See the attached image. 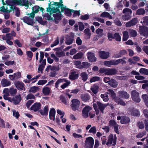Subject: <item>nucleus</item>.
Returning a JSON list of instances; mask_svg holds the SVG:
<instances>
[{
    "label": "nucleus",
    "mask_w": 148,
    "mask_h": 148,
    "mask_svg": "<svg viewBox=\"0 0 148 148\" xmlns=\"http://www.w3.org/2000/svg\"><path fill=\"white\" fill-rule=\"evenodd\" d=\"M145 11L143 8L138 9L136 11V14L137 15H143L145 14Z\"/></svg>",
    "instance_id": "8fccbe9b"
},
{
    "label": "nucleus",
    "mask_w": 148,
    "mask_h": 148,
    "mask_svg": "<svg viewBox=\"0 0 148 148\" xmlns=\"http://www.w3.org/2000/svg\"><path fill=\"white\" fill-rule=\"evenodd\" d=\"M36 20L37 21L38 23L42 25L45 24V23L46 21H43L42 19V18L41 17H36Z\"/></svg>",
    "instance_id": "09e8293b"
},
{
    "label": "nucleus",
    "mask_w": 148,
    "mask_h": 148,
    "mask_svg": "<svg viewBox=\"0 0 148 148\" xmlns=\"http://www.w3.org/2000/svg\"><path fill=\"white\" fill-rule=\"evenodd\" d=\"M103 30L102 29L98 28L96 30V33L98 34L100 37H101L103 35Z\"/></svg>",
    "instance_id": "4d7b16f0"
},
{
    "label": "nucleus",
    "mask_w": 148,
    "mask_h": 148,
    "mask_svg": "<svg viewBox=\"0 0 148 148\" xmlns=\"http://www.w3.org/2000/svg\"><path fill=\"white\" fill-rule=\"evenodd\" d=\"M56 112L53 108L51 109L49 112V118L50 120L53 121L55 120V115Z\"/></svg>",
    "instance_id": "412c9836"
},
{
    "label": "nucleus",
    "mask_w": 148,
    "mask_h": 148,
    "mask_svg": "<svg viewBox=\"0 0 148 148\" xmlns=\"http://www.w3.org/2000/svg\"><path fill=\"white\" fill-rule=\"evenodd\" d=\"M34 18H32L31 16L27 17L24 16L23 18H21V20L23 21L29 25H33L34 23L33 21Z\"/></svg>",
    "instance_id": "423d86ee"
},
{
    "label": "nucleus",
    "mask_w": 148,
    "mask_h": 148,
    "mask_svg": "<svg viewBox=\"0 0 148 148\" xmlns=\"http://www.w3.org/2000/svg\"><path fill=\"white\" fill-rule=\"evenodd\" d=\"M125 59H126V58L124 57L122 59H119L115 60V65H118L119 63H120L122 64H126V62L125 60Z\"/></svg>",
    "instance_id": "cd10ccee"
},
{
    "label": "nucleus",
    "mask_w": 148,
    "mask_h": 148,
    "mask_svg": "<svg viewBox=\"0 0 148 148\" xmlns=\"http://www.w3.org/2000/svg\"><path fill=\"white\" fill-rule=\"evenodd\" d=\"M79 74L77 71H74L72 72L69 76L70 79L71 80H74L78 78Z\"/></svg>",
    "instance_id": "f3484780"
},
{
    "label": "nucleus",
    "mask_w": 148,
    "mask_h": 148,
    "mask_svg": "<svg viewBox=\"0 0 148 148\" xmlns=\"http://www.w3.org/2000/svg\"><path fill=\"white\" fill-rule=\"evenodd\" d=\"M97 132V128L95 126L91 127L89 130V132L93 134H95Z\"/></svg>",
    "instance_id": "603ef678"
},
{
    "label": "nucleus",
    "mask_w": 148,
    "mask_h": 148,
    "mask_svg": "<svg viewBox=\"0 0 148 148\" xmlns=\"http://www.w3.org/2000/svg\"><path fill=\"white\" fill-rule=\"evenodd\" d=\"M103 64L104 65L108 66L110 67L111 65H115V60H112L109 61H106L103 62Z\"/></svg>",
    "instance_id": "5701e85b"
},
{
    "label": "nucleus",
    "mask_w": 148,
    "mask_h": 148,
    "mask_svg": "<svg viewBox=\"0 0 148 148\" xmlns=\"http://www.w3.org/2000/svg\"><path fill=\"white\" fill-rule=\"evenodd\" d=\"M90 65V64L88 62H83L82 63V69L83 68H87Z\"/></svg>",
    "instance_id": "6e6d98bb"
},
{
    "label": "nucleus",
    "mask_w": 148,
    "mask_h": 148,
    "mask_svg": "<svg viewBox=\"0 0 148 148\" xmlns=\"http://www.w3.org/2000/svg\"><path fill=\"white\" fill-rule=\"evenodd\" d=\"M87 57L89 61L94 62L96 61V58L93 53L88 52L87 53Z\"/></svg>",
    "instance_id": "aec40b11"
},
{
    "label": "nucleus",
    "mask_w": 148,
    "mask_h": 148,
    "mask_svg": "<svg viewBox=\"0 0 148 148\" xmlns=\"http://www.w3.org/2000/svg\"><path fill=\"white\" fill-rule=\"evenodd\" d=\"M117 70L115 69L107 68L105 74L108 75H115L117 73Z\"/></svg>",
    "instance_id": "dca6fc26"
},
{
    "label": "nucleus",
    "mask_w": 148,
    "mask_h": 148,
    "mask_svg": "<svg viewBox=\"0 0 148 148\" xmlns=\"http://www.w3.org/2000/svg\"><path fill=\"white\" fill-rule=\"evenodd\" d=\"M13 103L15 105L18 104L22 99V98L20 94L14 96L13 98Z\"/></svg>",
    "instance_id": "4468645a"
},
{
    "label": "nucleus",
    "mask_w": 148,
    "mask_h": 148,
    "mask_svg": "<svg viewBox=\"0 0 148 148\" xmlns=\"http://www.w3.org/2000/svg\"><path fill=\"white\" fill-rule=\"evenodd\" d=\"M131 96L132 99L135 102L139 103L140 101V99L139 97V94L136 90H133L132 91Z\"/></svg>",
    "instance_id": "39448f33"
},
{
    "label": "nucleus",
    "mask_w": 148,
    "mask_h": 148,
    "mask_svg": "<svg viewBox=\"0 0 148 148\" xmlns=\"http://www.w3.org/2000/svg\"><path fill=\"white\" fill-rule=\"evenodd\" d=\"M32 13L30 14H28V15L29 14V16L34 18L35 14L38 13L40 11L41 12L42 14L44 13L43 11L45 10L44 8L42 7H40L38 5H35L32 8Z\"/></svg>",
    "instance_id": "f257e3e1"
},
{
    "label": "nucleus",
    "mask_w": 148,
    "mask_h": 148,
    "mask_svg": "<svg viewBox=\"0 0 148 148\" xmlns=\"http://www.w3.org/2000/svg\"><path fill=\"white\" fill-rule=\"evenodd\" d=\"M118 93L120 97L123 98L127 99L130 97L129 95L126 92L124 91H119Z\"/></svg>",
    "instance_id": "a211bd4d"
},
{
    "label": "nucleus",
    "mask_w": 148,
    "mask_h": 148,
    "mask_svg": "<svg viewBox=\"0 0 148 148\" xmlns=\"http://www.w3.org/2000/svg\"><path fill=\"white\" fill-rule=\"evenodd\" d=\"M72 102V109L75 111L78 109L80 104V101L78 99H74L71 101Z\"/></svg>",
    "instance_id": "6e6552de"
},
{
    "label": "nucleus",
    "mask_w": 148,
    "mask_h": 148,
    "mask_svg": "<svg viewBox=\"0 0 148 148\" xmlns=\"http://www.w3.org/2000/svg\"><path fill=\"white\" fill-rule=\"evenodd\" d=\"M123 13L124 14H125L130 16L132 13V11L130 9L125 8L123 10Z\"/></svg>",
    "instance_id": "49530a36"
},
{
    "label": "nucleus",
    "mask_w": 148,
    "mask_h": 148,
    "mask_svg": "<svg viewBox=\"0 0 148 148\" xmlns=\"http://www.w3.org/2000/svg\"><path fill=\"white\" fill-rule=\"evenodd\" d=\"M107 93L110 94L112 98L114 99L116 97V94L114 91L111 89H109L107 90Z\"/></svg>",
    "instance_id": "f704fd0d"
},
{
    "label": "nucleus",
    "mask_w": 148,
    "mask_h": 148,
    "mask_svg": "<svg viewBox=\"0 0 148 148\" xmlns=\"http://www.w3.org/2000/svg\"><path fill=\"white\" fill-rule=\"evenodd\" d=\"M100 80V78L97 76L93 77L91 78L90 80V83L95 82L96 81H99Z\"/></svg>",
    "instance_id": "3c124183"
},
{
    "label": "nucleus",
    "mask_w": 148,
    "mask_h": 148,
    "mask_svg": "<svg viewBox=\"0 0 148 148\" xmlns=\"http://www.w3.org/2000/svg\"><path fill=\"white\" fill-rule=\"evenodd\" d=\"M72 10L70 9L65 8V15L69 16L71 15Z\"/></svg>",
    "instance_id": "0e129e2a"
},
{
    "label": "nucleus",
    "mask_w": 148,
    "mask_h": 148,
    "mask_svg": "<svg viewBox=\"0 0 148 148\" xmlns=\"http://www.w3.org/2000/svg\"><path fill=\"white\" fill-rule=\"evenodd\" d=\"M12 112L13 116L15 117L16 119H18L20 116V114L18 112V111H16L15 110H13Z\"/></svg>",
    "instance_id": "680f3d73"
},
{
    "label": "nucleus",
    "mask_w": 148,
    "mask_h": 148,
    "mask_svg": "<svg viewBox=\"0 0 148 148\" xmlns=\"http://www.w3.org/2000/svg\"><path fill=\"white\" fill-rule=\"evenodd\" d=\"M129 33L130 36L132 37H136L137 35V32L134 30L131 29H129Z\"/></svg>",
    "instance_id": "de8ad7c7"
},
{
    "label": "nucleus",
    "mask_w": 148,
    "mask_h": 148,
    "mask_svg": "<svg viewBox=\"0 0 148 148\" xmlns=\"http://www.w3.org/2000/svg\"><path fill=\"white\" fill-rule=\"evenodd\" d=\"M29 5L28 0H21V3L20 5L25 6L27 8L29 7Z\"/></svg>",
    "instance_id": "a19ab883"
},
{
    "label": "nucleus",
    "mask_w": 148,
    "mask_h": 148,
    "mask_svg": "<svg viewBox=\"0 0 148 148\" xmlns=\"http://www.w3.org/2000/svg\"><path fill=\"white\" fill-rule=\"evenodd\" d=\"M139 32L140 34L146 37H148V27H139Z\"/></svg>",
    "instance_id": "0eeeda50"
},
{
    "label": "nucleus",
    "mask_w": 148,
    "mask_h": 148,
    "mask_svg": "<svg viewBox=\"0 0 148 148\" xmlns=\"http://www.w3.org/2000/svg\"><path fill=\"white\" fill-rule=\"evenodd\" d=\"M84 33L85 38L86 39H89L91 35L89 29L87 28L85 29L84 31Z\"/></svg>",
    "instance_id": "393cba45"
},
{
    "label": "nucleus",
    "mask_w": 148,
    "mask_h": 148,
    "mask_svg": "<svg viewBox=\"0 0 148 148\" xmlns=\"http://www.w3.org/2000/svg\"><path fill=\"white\" fill-rule=\"evenodd\" d=\"M101 97L104 101H107L108 100V95L106 94H101Z\"/></svg>",
    "instance_id": "13d9d810"
},
{
    "label": "nucleus",
    "mask_w": 148,
    "mask_h": 148,
    "mask_svg": "<svg viewBox=\"0 0 148 148\" xmlns=\"http://www.w3.org/2000/svg\"><path fill=\"white\" fill-rule=\"evenodd\" d=\"M17 90L16 89L13 88H11L10 89L9 95L14 96L17 93Z\"/></svg>",
    "instance_id": "c9c22d12"
},
{
    "label": "nucleus",
    "mask_w": 148,
    "mask_h": 148,
    "mask_svg": "<svg viewBox=\"0 0 148 148\" xmlns=\"http://www.w3.org/2000/svg\"><path fill=\"white\" fill-rule=\"evenodd\" d=\"M100 16L102 17L108 18L110 19H112L113 18L112 16L108 12H106L102 13Z\"/></svg>",
    "instance_id": "7c9ffc66"
},
{
    "label": "nucleus",
    "mask_w": 148,
    "mask_h": 148,
    "mask_svg": "<svg viewBox=\"0 0 148 148\" xmlns=\"http://www.w3.org/2000/svg\"><path fill=\"white\" fill-rule=\"evenodd\" d=\"M98 87L97 86H93L91 88L92 91L95 94H96L98 92Z\"/></svg>",
    "instance_id": "338daca9"
},
{
    "label": "nucleus",
    "mask_w": 148,
    "mask_h": 148,
    "mask_svg": "<svg viewBox=\"0 0 148 148\" xmlns=\"http://www.w3.org/2000/svg\"><path fill=\"white\" fill-rule=\"evenodd\" d=\"M94 142V140L92 137H89L87 138L84 143V147L85 148H93Z\"/></svg>",
    "instance_id": "f03ea898"
},
{
    "label": "nucleus",
    "mask_w": 148,
    "mask_h": 148,
    "mask_svg": "<svg viewBox=\"0 0 148 148\" xmlns=\"http://www.w3.org/2000/svg\"><path fill=\"white\" fill-rule=\"evenodd\" d=\"M108 39L110 38L114 39L118 41H120L121 40V37L118 33H115L113 34L111 33H109L108 34Z\"/></svg>",
    "instance_id": "1a4fd4ad"
},
{
    "label": "nucleus",
    "mask_w": 148,
    "mask_h": 148,
    "mask_svg": "<svg viewBox=\"0 0 148 148\" xmlns=\"http://www.w3.org/2000/svg\"><path fill=\"white\" fill-rule=\"evenodd\" d=\"M130 114L131 115L136 116H138L140 114L139 112L137 110L134 109L132 110Z\"/></svg>",
    "instance_id": "c03bdc74"
},
{
    "label": "nucleus",
    "mask_w": 148,
    "mask_h": 148,
    "mask_svg": "<svg viewBox=\"0 0 148 148\" xmlns=\"http://www.w3.org/2000/svg\"><path fill=\"white\" fill-rule=\"evenodd\" d=\"M41 104L40 103H35L30 108L31 110L36 112L38 111L41 108Z\"/></svg>",
    "instance_id": "ddd939ff"
},
{
    "label": "nucleus",
    "mask_w": 148,
    "mask_h": 148,
    "mask_svg": "<svg viewBox=\"0 0 148 148\" xmlns=\"http://www.w3.org/2000/svg\"><path fill=\"white\" fill-rule=\"evenodd\" d=\"M52 5H54L57 6L58 7V8L61 7V12H64V11H65V7H62L63 6V4H61L60 2H54L53 4H52Z\"/></svg>",
    "instance_id": "c756f323"
},
{
    "label": "nucleus",
    "mask_w": 148,
    "mask_h": 148,
    "mask_svg": "<svg viewBox=\"0 0 148 148\" xmlns=\"http://www.w3.org/2000/svg\"><path fill=\"white\" fill-rule=\"evenodd\" d=\"M114 23L115 25L119 26H121L122 23L121 21L118 19L116 18L114 20Z\"/></svg>",
    "instance_id": "052dcab7"
},
{
    "label": "nucleus",
    "mask_w": 148,
    "mask_h": 148,
    "mask_svg": "<svg viewBox=\"0 0 148 148\" xmlns=\"http://www.w3.org/2000/svg\"><path fill=\"white\" fill-rule=\"evenodd\" d=\"M74 34L73 33H71L67 35L66 40L65 43L67 45H69L72 44L74 40Z\"/></svg>",
    "instance_id": "9b49d317"
},
{
    "label": "nucleus",
    "mask_w": 148,
    "mask_h": 148,
    "mask_svg": "<svg viewBox=\"0 0 148 148\" xmlns=\"http://www.w3.org/2000/svg\"><path fill=\"white\" fill-rule=\"evenodd\" d=\"M97 103L100 110L102 113H103L104 109L108 105L106 104L101 103L98 101L97 102Z\"/></svg>",
    "instance_id": "a878e982"
},
{
    "label": "nucleus",
    "mask_w": 148,
    "mask_h": 148,
    "mask_svg": "<svg viewBox=\"0 0 148 148\" xmlns=\"http://www.w3.org/2000/svg\"><path fill=\"white\" fill-rule=\"evenodd\" d=\"M49 107L48 106H46L44 108L43 110H40L39 112L41 114L42 116H47L48 115Z\"/></svg>",
    "instance_id": "6ab92c4d"
},
{
    "label": "nucleus",
    "mask_w": 148,
    "mask_h": 148,
    "mask_svg": "<svg viewBox=\"0 0 148 148\" xmlns=\"http://www.w3.org/2000/svg\"><path fill=\"white\" fill-rule=\"evenodd\" d=\"M110 53L108 52L103 51H100L99 52V56L102 59H106L109 57Z\"/></svg>",
    "instance_id": "2eb2a0df"
},
{
    "label": "nucleus",
    "mask_w": 148,
    "mask_h": 148,
    "mask_svg": "<svg viewBox=\"0 0 148 148\" xmlns=\"http://www.w3.org/2000/svg\"><path fill=\"white\" fill-rule=\"evenodd\" d=\"M117 125L116 122L114 120H111L110 121L109 125L110 126L114 127Z\"/></svg>",
    "instance_id": "e2e57ef3"
},
{
    "label": "nucleus",
    "mask_w": 148,
    "mask_h": 148,
    "mask_svg": "<svg viewBox=\"0 0 148 148\" xmlns=\"http://www.w3.org/2000/svg\"><path fill=\"white\" fill-rule=\"evenodd\" d=\"M146 134V132L145 131H143L141 132L138 134L136 136V137L138 138H140L143 137Z\"/></svg>",
    "instance_id": "864d4df0"
},
{
    "label": "nucleus",
    "mask_w": 148,
    "mask_h": 148,
    "mask_svg": "<svg viewBox=\"0 0 148 148\" xmlns=\"http://www.w3.org/2000/svg\"><path fill=\"white\" fill-rule=\"evenodd\" d=\"M115 101L116 102L118 103L119 104L123 106H125L126 105L125 103L123 101V100L120 98H116L115 99Z\"/></svg>",
    "instance_id": "79ce46f5"
},
{
    "label": "nucleus",
    "mask_w": 148,
    "mask_h": 148,
    "mask_svg": "<svg viewBox=\"0 0 148 148\" xmlns=\"http://www.w3.org/2000/svg\"><path fill=\"white\" fill-rule=\"evenodd\" d=\"M143 23L146 25H148V16H145L143 18Z\"/></svg>",
    "instance_id": "774afa93"
},
{
    "label": "nucleus",
    "mask_w": 148,
    "mask_h": 148,
    "mask_svg": "<svg viewBox=\"0 0 148 148\" xmlns=\"http://www.w3.org/2000/svg\"><path fill=\"white\" fill-rule=\"evenodd\" d=\"M14 84L16 87L19 90H22L24 89V90H25V84L22 82L17 81L14 82Z\"/></svg>",
    "instance_id": "9d476101"
},
{
    "label": "nucleus",
    "mask_w": 148,
    "mask_h": 148,
    "mask_svg": "<svg viewBox=\"0 0 148 148\" xmlns=\"http://www.w3.org/2000/svg\"><path fill=\"white\" fill-rule=\"evenodd\" d=\"M73 64L76 66V67L77 68L79 69H82V63H81V62L80 61L75 60Z\"/></svg>",
    "instance_id": "4c0bfd02"
},
{
    "label": "nucleus",
    "mask_w": 148,
    "mask_h": 148,
    "mask_svg": "<svg viewBox=\"0 0 148 148\" xmlns=\"http://www.w3.org/2000/svg\"><path fill=\"white\" fill-rule=\"evenodd\" d=\"M123 40L124 41L127 40L129 38L128 33L127 31H125L123 32Z\"/></svg>",
    "instance_id": "37998d69"
},
{
    "label": "nucleus",
    "mask_w": 148,
    "mask_h": 148,
    "mask_svg": "<svg viewBox=\"0 0 148 148\" xmlns=\"http://www.w3.org/2000/svg\"><path fill=\"white\" fill-rule=\"evenodd\" d=\"M39 88L38 86H34L31 87L29 90V92L34 93L39 91Z\"/></svg>",
    "instance_id": "e433bc0d"
},
{
    "label": "nucleus",
    "mask_w": 148,
    "mask_h": 148,
    "mask_svg": "<svg viewBox=\"0 0 148 148\" xmlns=\"http://www.w3.org/2000/svg\"><path fill=\"white\" fill-rule=\"evenodd\" d=\"M64 47V46H61L59 48H56L53 49L54 50L56 51V54L57 57H60L65 56V53L64 52L65 49H63Z\"/></svg>",
    "instance_id": "20e7f679"
},
{
    "label": "nucleus",
    "mask_w": 148,
    "mask_h": 148,
    "mask_svg": "<svg viewBox=\"0 0 148 148\" xmlns=\"http://www.w3.org/2000/svg\"><path fill=\"white\" fill-rule=\"evenodd\" d=\"M81 98L82 100L84 102L88 101L90 98V96L86 94H81Z\"/></svg>",
    "instance_id": "b1692460"
},
{
    "label": "nucleus",
    "mask_w": 148,
    "mask_h": 148,
    "mask_svg": "<svg viewBox=\"0 0 148 148\" xmlns=\"http://www.w3.org/2000/svg\"><path fill=\"white\" fill-rule=\"evenodd\" d=\"M108 84L113 88H116L118 85V82L114 79H111Z\"/></svg>",
    "instance_id": "c85d7f7f"
},
{
    "label": "nucleus",
    "mask_w": 148,
    "mask_h": 148,
    "mask_svg": "<svg viewBox=\"0 0 148 148\" xmlns=\"http://www.w3.org/2000/svg\"><path fill=\"white\" fill-rule=\"evenodd\" d=\"M116 139L115 134L113 136L112 134H110L108 137L106 145H112V146H114L116 143Z\"/></svg>",
    "instance_id": "7ed1b4c3"
},
{
    "label": "nucleus",
    "mask_w": 148,
    "mask_h": 148,
    "mask_svg": "<svg viewBox=\"0 0 148 148\" xmlns=\"http://www.w3.org/2000/svg\"><path fill=\"white\" fill-rule=\"evenodd\" d=\"M140 59L137 56H134L133 57L132 59H130L128 61L130 64H134L136 62L139 60Z\"/></svg>",
    "instance_id": "2f4dec72"
},
{
    "label": "nucleus",
    "mask_w": 148,
    "mask_h": 148,
    "mask_svg": "<svg viewBox=\"0 0 148 148\" xmlns=\"http://www.w3.org/2000/svg\"><path fill=\"white\" fill-rule=\"evenodd\" d=\"M138 21L137 18H133L131 21L126 23L125 26L127 27H130L134 26L137 23Z\"/></svg>",
    "instance_id": "f8f14e48"
},
{
    "label": "nucleus",
    "mask_w": 148,
    "mask_h": 148,
    "mask_svg": "<svg viewBox=\"0 0 148 148\" xmlns=\"http://www.w3.org/2000/svg\"><path fill=\"white\" fill-rule=\"evenodd\" d=\"M80 78L84 82H85L88 78V75L86 73L83 72L80 73Z\"/></svg>",
    "instance_id": "bb28decb"
},
{
    "label": "nucleus",
    "mask_w": 148,
    "mask_h": 148,
    "mask_svg": "<svg viewBox=\"0 0 148 148\" xmlns=\"http://www.w3.org/2000/svg\"><path fill=\"white\" fill-rule=\"evenodd\" d=\"M130 121V119L128 117L123 116L122 117L121 123L122 124H126Z\"/></svg>",
    "instance_id": "473e14b6"
},
{
    "label": "nucleus",
    "mask_w": 148,
    "mask_h": 148,
    "mask_svg": "<svg viewBox=\"0 0 148 148\" xmlns=\"http://www.w3.org/2000/svg\"><path fill=\"white\" fill-rule=\"evenodd\" d=\"M50 89L48 87L44 88L42 89V92L45 95H48L50 92Z\"/></svg>",
    "instance_id": "72a5a7b5"
},
{
    "label": "nucleus",
    "mask_w": 148,
    "mask_h": 148,
    "mask_svg": "<svg viewBox=\"0 0 148 148\" xmlns=\"http://www.w3.org/2000/svg\"><path fill=\"white\" fill-rule=\"evenodd\" d=\"M127 53V51L125 50H121L119 54L116 56V58H119L121 57L123 55H125Z\"/></svg>",
    "instance_id": "a18cd8bd"
},
{
    "label": "nucleus",
    "mask_w": 148,
    "mask_h": 148,
    "mask_svg": "<svg viewBox=\"0 0 148 148\" xmlns=\"http://www.w3.org/2000/svg\"><path fill=\"white\" fill-rule=\"evenodd\" d=\"M79 25V29L80 31L84 30V25L83 23L81 22H79L78 23Z\"/></svg>",
    "instance_id": "bf43d9fd"
},
{
    "label": "nucleus",
    "mask_w": 148,
    "mask_h": 148,
    "mask_svg": "<svg viewBox=\"0 0 148 148\" xmlns=\"http://www.w3.org/2000/svg\"><path fill=\"white\" fill-rule=\"evenodd\" d=\"M83 56V54L82 52H79L75 55L73 57V58L75 59H79L82 58Z\"/></svg>",
    "instance_id": "ea45409f"
},
{
    "label": "nucleus",
    "mask_w": 148,
    "mask_h": 148,
    "mask_svg": "<svg viewBox=\"0 0 148 148\" xmlns=\"http://www.w3.org/2000/svg\"><path fill=\"white\" fill-rule=\"evenodd\" d=\"M63 82H65V79H58L55 83V86L56 88L57 89L58 88V84Z\"/></svg>",
    "instance_id": "5fc2aeb1"
},
{
    "label": "nucleus",
    "mask_w": 148,
    "mask_h": 148,
    "mask_svg": "<svg viewBox=\"0 0 148 148\" xmlns=\"http://www.w3.org/2000/svg\"><path fill=\"white\" fill-rule=\"evenodd\" d=\"M142 98L146 106L148 107V96L146 94L142 95Z\"/></svg>",
    "instance_id": "58836bf2"
},
{
    "label": "nucleus",
    "mask_w": 148,
    "mask_h": 148,
    "mask_svg": "<svg viewBox=\"0 0 148 148\" xmlns=\"http://www.w3.org/2000/svg\"><path fill=\"white\" fill-rule=\"evenodd\" d=\"M131 18V16L124 14L122 16V18L124 21H128Z\"/></svg>",
    "instance_id": "69168bd1"
},
{
    "label": "nucleus",
    "mask_w": 148,
    "mask_h": 148,
    "mask_svg": "<svg viewBox=\"0 0 148 148\" xmlns=\"http://www.w3.org/2000/svg\"><path fill=\"white\" fill-rule=\"evenodd\" d=\"M1 84L3 87L8 86L11 84V82L6 79L4 78L2 79Z\"/></svg>",
    "instance_id": "4be33fe9"
}]
</instances>
